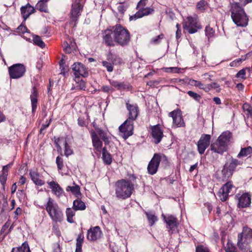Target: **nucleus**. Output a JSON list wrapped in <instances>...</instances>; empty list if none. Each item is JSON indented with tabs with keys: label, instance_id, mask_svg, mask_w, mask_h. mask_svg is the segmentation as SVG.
<instances>
[{
	"label": "nucleus",
	"instance_id": "052dcab7",
	"mask_svg": "<svg viewBox=\"0 0 252 252\" xmlns=\"http://www.w3.org/2000/svg\"><path fill=\"white\" fill-rule=\"evenodd\" d=\"M17 30L18 32L24 33L27 32L28 29L26 26L21 25L17 28Z\"/></svg>",
	"mask_w": 252,
	"mask_h": 252
},
{
	"label": "nucleus",
	"instance_id": "bf43d9fd",
	"mask_svg": "<svg viewBox=\"0 0 252 252\" xmlns=\"http://www.w3.org/2000/svg\"><path fill=\"white\" fill-rule=\"evenodd\" d=\"M207 88H208L209 89V91L213 89H216L220 88V85L218 83L216 82H213L211 84H208L207 85Z\"/></svg>",
	"mask_w": 252,
	"mask_h": 252
},
{
	"label": "nucleus",
	"instance_id": "b1692460",
	"mask_svg": "<svg viewBox=\"0 0 252 252\" xmlns=\"http://www.w3.org/2000/svg\"><path fill=\"white\" fill-rule=\"evenodd\" d=\"M137 10V12L134 15L135 19L151 14L154 11L153 8L148 7H143V8H140Z\"/></svg>",
	"mask_w": 252,
	"mask_h": 252
},
{
	"label": "nucleus",
	"instance_id": "864d4df0",
	"mask_svg": "<svg viewBox=\"0 0 252 252\" xmlns=\"http://www.w3.org/2000/svg\"><path fill=\"white\" fill-rule=\"evenodd\" d=\"M163 70L166 72L178 73L180 68L177 67H165L163 68Z\"/></svg>",
	"mask_w": 252,
	"mask_h": 252
},
{
	"label": "nucleus",
	"instance_id": "423d86ee",
	"mask_svg": "<svg viewBox=\"0 0 252 252\" xmlns=\"http://www.w3.org/2000/svg\"><path fill=\"white\" fill-rule=\"evenodd\" d=\"M45 207L46 211L53 221L61 222L63 220V212L58 204L51 198H48Z\"/></svg>",
	"mask_w": 252,
	"mask_h": 252
},
{
	"label": "nucleus",
	"instance_id": "6e6552de",
	"mask_svg": "<svg viewBox=\"0 0 252 252\" xmlns=\"http://www.w3.org/2000/svg\"><path fill=\"white\" fill-rule=\"evenodd\" d=\"M8 71L10 78L17 79L24 75L26 68L24 64L17 63L9 67L8 68Z\"/></svg>",
	"mask_w": 252,
	"mask_h": 252
},
{
	"label": "nucleus",
	"instance_id": "9d476101",
	"mask_svg": "<svg viewBox=\"0 0 252 252\" xmlns=\"http://www.w3.org/2000/svg\"><path fill=\"white\" fill-rule=\"evenodd\" d=\"M211 135L209 134H202L197 143V149L200 154H204L205 150L209 147Z\"/></svg>",
	"mask_w": 252,
	"mask_h": 252
},
{
	"label": "nucleus",
	"instance_id": "e433bc0d",
	"mask_svg": "<svg viewBox=\"0 0 252 252\" xmlns=\"http://www.w3.org/2000/svg\"><path fill=\"white\" fill-rule=\"evenodd\" d=\"M221 172L223 179L226 180L232 176L233 171L228 168L227 165L224 164Z\"/></svg>",
	"mask_w": 252,
	"mask_h": 252
},
{
	"label": "nucleus",
	"instance_id": "6ab92c4d",
	"mask_svg": "<svg viewBox=\"0 0 252 252\" xmlns=\"http://www.w3.org/2000/svg\"><path fill=\"white\" fill-rule=\"evenodd\" d=\"M152 135L154 139L155 144H158L163 137V131L158 125L151 127Z\"/></svg>",
	"mask_w": 252,
	"mask_h": 252
},
{
	"label": "nucleus",
	"instance_id": "e2e57ef3",
	"mask_svg": "<svg viewBox=\"0 0 252 252\" xmlns=\"http://www.w3.org/2000/svg\"><path fill=\"white\" fill-rule=\"evenodd\" d=\"M101 90L105 93L112 92L114 90L111 87L108 86H103L101 87Z\"/></svg>",
	"mask_w": 252,
	"mask_h": 252
},
{
	"label": "nucleus",
	"instance_id": "680f3d73",
	"mask_svg": "<svg viewBox=\"0 0 252 252\" xmlns=\"http://www.w3.org/2000/svg\"><path fill=\"white\" fill-rule=\"evenodd\" d=\"M63 49L66 53H70L71 52V49L70 45L67 42L63 43Z\"/></svg>",
	"mask_w": 252,
	"mask_h": 252
},
{
	"label": "nucleus",
	"instance_id": "a211bd4d",
	"mask_svg": "<svg viewBox=\"0 0 252 252\" xmlns=\"http://www.w3.org/2000/svg\"><path fill=\"white\" fill-rule=\"evenodd\" d=\"M82 9V6L79 2H74L72 4L70 12V19L72 21L75 23L77 22L78 18L81 15Z\"/></svg>",
	"mask_w": 252,
	"mask_h": 252
},
{
	"label": "nucleus",
	"instance_id": "37998d69",
	"mask_svg": "<svg viewBox=\"0 0 252 252\" xmlns=\"http://www.w3.org/2000/svg\"><path fill=\"white\" fill-rule=\"evenodd\" d=\"M146 215L150 225H153L155 222L158 220L157 217L154 214L150 212H146Z\"/></svg>",
	"mask_w": 252,
	"mask_h": 252
},
{
	"label": "nucleus",
	"instance_id": "09e8293b",
	"mask_svg": "<svg viewBox=\"0 0 252 252\" xmlns=\"http://www.w3.org/2000/svg\"><path fill=\"white\" fill-rule=\"evenodd\" d=\"M187 93L190 97L197 101H199L201 98L200 95L191 91H188Z\"/></svg>",
	"mask_w": 252,
	"mask_h": 252
},
{
	"label": "nucleus",
	"instance_id": "8fccbe9b",
	"mask_svg": "<svg viewBox=\"0 0 252 252\" xmlns=\"http://www.w3.org/2000/svg\"><path fill=\"white\" fill-rule=\"evenodd\" d=\"M248 70L250 71V68L249 67H247L246 68L242 69L238 71V72L236 74V77L237 78H241L242 79H245L246 75V70Z\"/></svg>",
	"mask_w": 252,
	"mask_h": 252
},
{
	"label": "nucleus",
	"instance_id": "f257e3e1",
	"mask_svg": "<svg viewBox=\"0 0 252 252\" xmlns=\"http://www.w3.org/2000/svg\"><path fill=\"white\" fill-rule=\"evenodd\" d=\"M103 42L108 46H114L117 43L122 46L128 44L130 35L128 31L120 24H117L102 32Z\"/></svg>",
	"mask_w": 252,
	"mask_h": 252
},
{
	"label": "nucleus",
	"instance_id": "6e6d98bb",
	"mask_svg": "<svg viewBox=\"0 0 252 252\" xmlns=\"http://www.w3.org/2000/svg\"><path fill=\"white\" fill-rule=\"evenodd\" d=\"M102 64L103 66L106 68L107 71L112 72L113 70V66L112 64L107 61H103Z\"/></svg>",
	"mask_w": 252,
	"mask_h": 252
},
{
	"label": "nucleus",
	"instance_id": "c85d7f7f",
	"mask_svg": "<svg viewBox=\"0 0 252 252\" xmlns=\"http://www.w3.org/2000/svg\"><path fill=\"white\" fill-rule=\"evenodd\" d=\"M73 184L74 185V186H67L66 190L71 191L76 197L79 198L81 195L80 188L79 186L76 185L74 183H73Z\"/></svg>",
	"mask_w": 252,
	"mask_h": 252
},
{
	"label": "nucleus",
	"instance_id": "0e129e2a",
	"mask_svg": "<svg viewBox=\"0 0 252 252\" xmlns=\"http://www.w3.org/2000/svg\"><path fill=\"white\" fill-rule=\"evenodd\" d=\"M126 8H127L126 6L122 4H120L118 6V10L119 13H120L121 14H124V12L126 11Z\"/></svg>",
	"mask_w": 252,
	"mask_h": 252
},
{
	"label": "nucleus",
	"instance_id": "2eb2a0df",
	"mask_svg": "<svg viewBox=\"0 0 252 252\" xmlns=\"http://www.w3.org/2000/svg\"><path fill=\"white\" fill-rule=\"evenodd\" d=\"M102 234V231L98 226L92 227L88 230L87 238L91 241H95L99 239Z\"/></svg>",
	"mask_w": 252,
	"mask_h": 252
},
{
	"label": "nucleus",
	"instance_id": "3c124183",
	"mask_svg": "<svg viewBox=\"0 0 252 252\" xmlns=\"http://www.w3.org/2000/svg\"><path fill=\"white\" fill-rule=\"evenodd\" d=\"M196 252H210V251L208 247L202 245H199L196 246L195 249Z\"/></svg>",
	"mask_w": 252,
	"mask_h": 252
},
{
	"label": "nucleus",
	"instance_id": "c9c22d12",
	"mask_svg": "<svg viewBox=\"0 0 252 252\" xmlns=\"http://www.w3.org/2000/svg\"><path fill=\"white\" fill-rule=\"evenodd\" d=\"M11 252H31V251L28 243L25 242L21 247L13 248Z\"/></svg>",
	"mask_w": 252,
	"mask_h": 252
},
{
	"label": "nucleus",
	"instance_id": "7c9ffc66",
	"mask_svg": "<svg viewBox=\"0 0 252 252\" xmlns=\"http://www.w3.org/2000/svg\"><path fill=\"white\" fill-rule=\"evenodd\" d=\"M75 85L73 89L79 90H85L86 89V83L82 79H80L79 77H76L75 79Z\"/></svg>",
	"mask_w": 252,
	"mask_h": 252
},
{
	"label": "nucleus",
	"instance_id": "1a4fd4ad",
	"mask_svg": "<svg viewBox=\"0 0 252 252\" xmlns=\"http://www.w3.org/2000/svg\"><path fill=\"white\" fill-rule=\"evenodd\" d=\"M237 198V207L239 209L249 207L251 204L252 194L250 192H245L242 194H238L235 196Z\"/></svg>",
	"mask_w": 252,
	"mask_h": 252
},
{
	"label": "nucleus",
	"instance_id": "0eeeda50",
	"mask_svg": "<svg viewBox=\"0 0 252 252\" xmlns=\"http://www.w3.org/2000/svg\"><path fill=\"white\" fill-rule=\"evenodd\" d=\"M183 28L189 33H194L201 28L200 23L196 18L188 16L183 25Z\"/></svg>",
	"mask_w": 252,
	"mask_h": 252
},
{
	"label": "nucleus",
	"instance_id": "4be33fe9",
	"mask_svg": "<svg viewBox=\"0 0 252 252\" xmlns=\"http://www.w3.org/2000/svg\"><path fill=\"white\" fill-rule=\"evenodd\" d=\"M38 96V93L37 90L36 88L34 86L32 87L30 95L32 113H34L36 109Z\"/></svg>",
	"mask_w": 252,
	"mask_h": 252
},
{
	"label": "nucleus",
	"instance_id": "a18cd8bd",
	"mask_svg": "<svg viewBox=\"0 0 252 252\" xmlns=\"http://www.w3.org/2000/svg\"><path fill=\"white\" fill-rule=\"evenodd\" d=\"M225 250L226 252H238L235 246L229 241H228L225 247Z\"/></svg>",
	"mask_w": 252,
	"mask_h": 252
},
{
	"label": "nucleus",
	"instance_id": "4d7b16f0",
	"mask_svg": "<svg viewBox=\"0 0 252 252\" xmlns=\"http://www.w3.org/2000/svg\"><path fill=\"white\" fill-rule=\"evenodd\" d=\"M148 2V0H140L137 5L136 8L137 9H140V8H143V7H146V6L147 5Z\"/></svg>",
	"mask_w": 252,
	"mask_h": 252
},
{
	"label": "nucleus",
	"instance_id": "c03bdc74",
	"mask_svg": "<svg viewBox=\"0 0 252 252\" xmlns=\"http://www.w3.org/2000/svg\"><path fill=\"white\" fill-rule=\"evenodd\" d=\"M33 41L36 45L40 47L41 48H43L45 46V44L44 42L38 35H35L33 37Z\"/></svg>",
	"mask_w": 252,
	"mask_h": 252
},
{
	"label": "nucleus",
	"instance_id": "cd10ccee",
	"mask_svg": "<svg viewBox=\"0 0 252 252\" xmlns=\"http://www.w3.org/2000/svg\"><path fill=\"white\" fill-rule=\"evenodd\" d=\"M112 86L118 90H129L132 88L131 86L127 83L124 82L120 83L116 81H112L110 82Z\"/></svg>",
	"mask_w": 252,
	"mask_h": 252
},
{
	"label": "nucleus",
	"instance_id": "774afa93",
	"mask_svg": "<svg viewBox=\"0 0 252 252\" xmlns=\"http://www.w3.org/2000/svg\"><path fill=\"white\" fill-rule=\"evenodd\" d=\"M7 175L2 174L0 175V182L1 184H5L7 180Z\"/></svg>",
	"mask_w": 252,
	"mask_h": 252
},
{
	"label": "nucleus",
	"instance_id": "49530a36",
	"mask_svg": "<svg viewBox=\"0 0 252 252\" xmlns=\"http://www.w3.org/2000/svg\"><path fill=\"white\" fill-rule=\"evenodd\" d=\"M64 155L66 157H68L69 156L73 154V150L71 149L70 146H69L66 140L64 141Z\"/></svg>",
	"mask_w": 252,
	"mask_h": 252
},
{
	"label": "nucleus",
	"instance_id": "338daca9",
	"mask_svg": "<svg viewBox=\"0 0 252 252\" xmlns=\"http://www.w3.org/2000/svg\"><path fill=\"white\" fill-rule=\"evenodd\" d=\"M240 58H239V59H237L233 61L230 63V65L231 66H236L239 65L242 62L241 61H240Z\"/></svg>",
	"mask_w": 252,
	"mask_h": 252
},
{
	"label": "nucleus",
	"instance_id": "de8ad7c7",
	"mask_svg": "<svg viewBox=\"0 0 252 252\" xmlns=\"http://www.w3.org/2000/svg\"><path fill=\"white\" fill-rule=\"evenodd\" d=\"M205 34L206 36L210 38L214 36L215 31L210 26H207L205 28Z\"/></svg>",
	"mask_w": 252,
	"mask_h": 252
},
{
	"label": "nucleus",
	"instance_id": "a878e982",
	"mask_svg": "<svg viewBox=\"0 0 252 252\" xmlns=\"http://www.w3.org/2000/svg\"><path fill=\"white\" fill-rule=\"evenodd\" d=\"M50 186V188L52 189L54 194L58 196H61L63 192V189L60 187L59 185L55 182V181H51L47 182Z\"/></svg>",
	"mask_w": 252,
	"mask_h": 252
},
{
	"label": "nucleus",
	"instance_id": "4c0bfd02",
	"mask_svg": "<svg viewBox=\"0 0 252 252\" xmlns=\"http://www.w3.org/2000/svg\"><path fill=\"white\" fill-rule=\"evenodd\" d=\"M239 164V161L234 158H231L230 161H228L225 163V165H227L228 168L230 169L234 172L237 166Z\"/></svg>",
	"mask_w": 252,
	"mask_h": 252
},
{
	"label": "nucleus",
	"instance_id": "79ce46f5",
	"mask_svg": "<svg viewBox=\"0 0 252 252\" xmlns=\"http://www.w3.org/2000/svg\"><path fill=\"white\" fill-rule=\"evenodd\" d=\"M192 85L199 88L200 89L203 90L206 92H208L209 91V89L207 88V85H205L202 84L201 82L193 80L191 81Z\"/></svg>",
	"mask_w": 252,
	"mask_h": 252
},
{
	"label": "nucleus",
	"instance_id": "ddd939ff",
	"mask_svg": "<svg viewBox=\"0 0 252 252\" xmlns=\"http://www.w3.org/2000/svg\"><path fill=\"white\" fill-rule=\"evenodd\" d=\"M162 217L163 218L164 221L167 224V228L172 233L175 229L177 228L179 224L177 218L171 215L164 216L162 214Z\"/></svg>",
	"mask_w": 252,
	"mask_h": 252
},
{
	"label": "nucleus",
	"instance_id": "39448f33",
	"mask_svg": "<svg viewBox=\"0 0 252 252\" xmlns=\"http://www.w3.org/2000/svg\"><path fill=\"white\" fill-rule=\"evenodd\" d=\"M160 163L164 167L167 166L168 165L167 158L163 154H155L148 165V173L152 175L155 174L158 171Z\"/></svg>",
	"mask_w": 252,
	"mask_h": 252
},
{
	"label": "nucleus",
	"instance_id": "603ef678",
	"mask_svg": "<svg viewBox=\"0 0 252 252\" xmlns=\"http://www.w3.org/2000/svg\"><path fill=\"white\" fill-rule=\"evenodd\" d=\"M56 162L59 170H62L63 167V159L60 156L56 158Z\"/></svg>",
	"mask_w": 252,
	"mask_h": 252
},
{
	"label": "nucleus",
	"instance_id": "69168bd1",
	"mask_svg": "<svg viewBox=\"0 0 252 252\" xmlns=\"http://www.w3.org/2000/svg\"><path fill=\"white\" fill-rule=\"evenodd\" d=\"M244 109L247 111L249 113H252V108L248 103H245L243 105Z\"/></svg>",
	"mask_w": 252,
	"mask_h": 252
},
{
	"label": "nucleus",
	"instance_id": "5701e85b",
	"mask_svg": "<svg viewBox=\"0 0 252 252\" xmlns=\"http://www.w3.org/2000/svg\"><path fill=\"white\" fill-rule=\"evenodd\" d=\"M21 12L24 20H26L31 14L35 12V8L28 3L25 6L21 7Z\"/></svg>",
	"mask_w": 252,
	"mask_h": 252
},
{
	"label": "nucleus",
	"instance_id": "2f4dec72",
	"mask_svg": "<svg viewBox=\"0 0 252 252\" xmlns=\"http://www.w3.org/2000/svg\"><path fill=\"white\" fill-rule=\"evenodd\" d=\"M73 208L75 211L84 210L86 209V205L84 202L78 198L73 201Z\"/></svg>",
	"mask_w": 252,
	"mask_h": 252
},
{
	"label": "nucleus",
	"instance_id": "f03ea898",
	"mask_svg": "<svg viewBox=\"0 0 252 252\" xmlns=\"http://www.w3.org/2000/svg\"><path fill=\"white\" fill-rule=\"evenodd\" d=\"M129 179H122L118 180L115 184V195L117 199L126 200L129 198L135 190L134 182L136 176L132 174Z\"/></svg>",
	"mask_w": 252,
	"mask_h": 252
},
{
	"label": "nucleus",
	"instance_id": "ea45409f",
	"mask_svg": "<svg viewBox=\"0 0 252 252\" xmlns=\"http://www.w3.org/2000/svg\"><path fill=\"white\" fill-rule=\"evenodd\" d=\"M97 132L98 133V134L99 135L100 138L103 141L105 144V145L108 144L109 143V140L107 137V133L101 129L100 128H97Z\"/></svg>",
	"mask_w": 252,
	"mask_h": 252
},
{
	"label": "nucleus",
	"instance_id": "a19ab883",
	"mask_svg": "<svg viewBox=\"0 0 252 252\" xmlns=\"http://www.w3.org/2000/svg\"><path fill=\"white\" fill-rule=\"evenodd\" d=\"M208 2L205 0H201L196 4V8L201 11H205L208 8Z\"/></svg>",
	"mask_w": 252,
	"mask_h": 252
},
{
	"label": "nucleus",
	"instance_id": "58836bf2",
	"mask_svg": "<svg viewBox=\"0 0 252 252\" xmlns=\"http://www.w3.org/2000/svg\"><path fill=\"white\" fill-rule=\"evenodd\" d=\"M67 221L69 223H73V217L75 215V212L71 208H68L66 210Z\"/></svg>",
	"mask_w": 252,
	"mask_h": 252
},
{
	"label": "nucleus",
	"instance_id": "7ed1b4c3",
	"mask_svg": "<svg viewBox=\"0 0 252 252\" xmlns=\"http://www.w3.org/2000/svg\"><path fill=\"white\" fill-rule=\"evenodd\" d=\"M238 2L230 3V11L233 22L238 27H246L249 18L242 6Z\"/></svg>",
	"mask_w": 252,
	"mask_h": 252
},
{
	"label": "nucleus",
	"instance_id": "dca6fc26",
	"mask_svg": "<svg viewBox=\"0 0 252 252\" xmlns=\"http://www.w3.org/2000/svg\"><path fill=\"white\" fill-rule=\"evenodd\" d=\"M72 70L74 71L75 78L79 77L80 76L86 77L88 75L85 66L80 63H74L72 65Z\"/></svg>",
	"mask_w": 252,
	"mask_h": 252
},
{
	"label": "nucleus",
	"instance_id": "aec40b11",
	"mask_svg": "<svg viewBox=\"0 0 252 252\" xmlns=\"http://www.w3.org/2000/svg\"><path fill=\"white\" fill-rule=\"evenodd\" d=\"M251 242L249 239L247 240L242 236L238 235L237 246L242 251H248L250 249L249 244Z\"/></svg>",
	"mask_w": 252,
	"mask_h": 252
},
{
	"label": "nucleus",
	"instance_id": "c756f323",
	"mask_svg": "<svg viewBox=\"0 0 252 252\" xmlns=\"http://www.w3.org/2000/svg\"><path fill=\"white\" fill-rule=\"evenodd\" d=\"M238 235H241L243 237L246 238L247 240L249 239L252 241V229L247 226H244L242 232L238 234Z\"/></svg>",
	"mask_w": 252,
	"mask_h": 252
},
{
	"label": "nucleus",
	"instance_id": "5fc2aeb1",
	"mask_svg": "<svg viewBox=\"0 0 252 252\" xmlns=\"http://www.w3.org/2000/svg\"><path fill=\"white\" fill-rule=\"evenodd\" d=\"M163 37L164 35L163 34H160L156 37L152 38L151 40V42L155 44H158L160 42V40L163 39Z\"/></svg>",
	"mask_w": 252,
	"mask_h": 252
},
{
	"label": "nucleus",
	"instance_id": "f704fd0d",
	"mask_svg": "<svg viewBox=\"0 0 252 252\" xmlns=\"http://www.w3.org/2000/svg\"><path fill=\"white\" fill-rule=\"evenodd\" d=\"M104 162L109 165L112 162V158L111 155L107 152L106 147L102 149V157Z\"/></svg>",
	"mask_w": 252,
	"mask_h": 252
},
{
	"label": "nucleus",
	"instance_id": "412c9836",
	"mask_svg": "<svg viewBox=\"0 0 252 252\" xmlns=\"http://www.w3.org/2000/svg\"><path fill=\"white\" fill-rule=\"evenodd\" d=\"M91 135L92 139L93 145L95 149L99 152L101 150L102 151V142L98 137L97 134L94 131L92 130L91 131Z\"/></svg>",
	"mask_w": 252,
	"mask_h": 252
},
{
	"label": "nucleus",
	"instance_id": "4468645a",
	"mask_svg": "<svg viewBox=\"0 0 252 252\" xmlns=\"http://www.w3.org/2000/svg\"><path fill=\"white\" fill-rule=\"evenodd\" d=\"M169 116L172 118L173 127H179L185 126V123L181 114L177 111H173L169 113Z\"/></svg>",
	"mask_w": 252,
	"mask_h": 252
},
{
	"label": "nucleus",
	"instance_id": "393cba45",
	"mask_svg": "<svg viewBox=\"0 0 252 252\" xmlns=\"http://www.w3.org/2000/svg\"><path fill=\"white\" fill-rule=\"evenodd\" d=\"M30 176L32 180L36 185L42 186L44 185V181L40 178V175L37 171H30Z\"/></svg>",
	"mask_w": 252,
	"mask_h": 252
},
{
	"label": "nucleus",
	"instance_id": "f3484780",
	"mask_svg": "<svg viewBox=\"0 0 252 252\" xmlns=\"http://www.w3.org/2000/svg\"><path fill=\"white\" fill-rule=\"evenodd\" d=\"M126 108L128 111V117L127 119L135 121L139 114V108L137 104H131L128 102L126 103Z\"/></svg>",
	"mask_w": 252,
	"mask_h": 252
},
{
	"label": "nucleus",
	"instance_id": "72a5a7b5",
	"mask_svg": "<svg viewBox=\"0 0 252 252\" xmlns=\"http://www.w3.org/2000/svg\"><path fill=\"white\" fill-rule=\"evenodd\" d=\"M84 241L83 233H80L76 239L75 252H82V244Z\"/></svg>",
	"mask_w": 252,
	"mask_h": 252
},
{
	"label": "nucleus",
	"instance_id": "bb28decb",
	"mask_svg": "<svg viewBox=\"0 0 252 252\" xmlns=\"http://www.w3.org/2000/svg\"><path fill=\"white\" fill-rule=\"evenodd\" d=\"M49 1V0H40L36 3L35 10L36 9L40 12L48 13V8L47 2Z\"/></svg>",
	"mask_w": 252,
	"mask_h": 252
},
{
	"label": "nucleus",
	"instance_id": "473e14b6",
	"mask_svg": "<svg viewBox=\"0 0 252 252\" xmlns=\"http://www.w3.org/2000/svg\"><path fill=\"white\" fill-rule=\"evenodd\" d=\"M252 154V147L248 146L247 147L241 148L240 152L237 155L238 158L245 157L251 155Z\"/></svg>",
	"mask_w": 252,
	"mask_h": 252
},
{
	"label": "nucleus",
	"instance_id": "9b49d317",
	"mask_svg": "<svg viewBox=\"0 0 252 252\" xmlns=\"http://www.w3.org/2000/svg\"><path fill=\"white\" fill-rule=\"evenodd\" d=\"M234 187L231 182L229 181L226 183L220 189L218 195L222 201H225L227 199L229 194Z\"/></svg>",
	"mask_w": 252,
	"mask_h": 252
},
{
	"label": "nucleus",
	"instance_id": "13d9d810",
	"mask_svg": "<svg viewBox=\"0 0 252 252\" xmlns=\"http://www.w3.org/2000/svg\"><path fill=\"white\" fill-rule=\"evenodd\" d=\"M12 165V163H10L6 165L3 166L2 168V174L3 175H8V169L10 168Z\"/></svg>",
	"mask_w": 252,
	"mask_h": 252
},
{
	"label": "nucleus",
	"instance_id": "20e7f679",
	"mask_svg": "<svg viewBox=\"0 0 252 252\" xmlns=\"http://www.w3.org/2000/svg\"><path fill=\"white\" fill-rule=\"evenodd\" d=\"M231 138L232 133L230 131L223 132L218 137L217 141L211 144V150L215 153L222 154L227 150Z\"/></svg>",
	"mask_w": 252,
	"mask_h": 252
},
{
	"label": "nucleus",
	"instance_id": "f8f14e48",
	"mask_svg": "<svg viewBox=\"0 0 252 252\" xmlns=\"http://www.w3.org/2000/svg\"><path fill=\"white\" fill-rule=\"evenodd\" d=\"M133 122L126 119L119 127L120 131L124 133V135L126 137L133 134Z\"/></svg>",
	"mask_w": 252,
	"mask_h": 252
}]
</instances>
